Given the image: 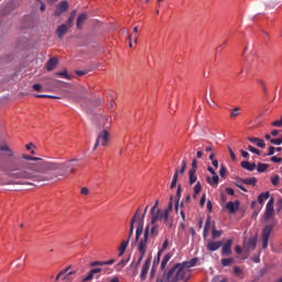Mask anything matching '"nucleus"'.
Wrapping results in <instances>:
<instances>
[{"instance_id":"1","label":"nucleus","mask_w":282,"mask_h":282,"mask_svg":"<svg viewBox=\"0 0 282 282\" xmlns=\"http://www.w3.org/2000/svg\"><path fill=\"white\" fill-rule=\"evenodd\" d=\"M80 163L78 159H72L66 162H48V161H40V163H33L29 165L28 171H20L17 174H13V176L19 178H26L32 180L34 182H45V176H42L41 174H45L47 172H54V171H62L65 174H75L76 167H79Z\"/></svg>"},{"instance_id":"2","label":"nucleus","mask_w":282,"mask_h":282,"mask_svg":"<svg viewBox=\"0 0 282 282\" xmlns=\"http://www.w3.org/2000/svg\"><path fill=\"white\" fill-rule=\"evenodd\" d=\"M22 159L26 160V161H37V162H28V163H25L24 161L19 160L18 161V165L20 167H15L13 165H4V164L0 163V171H2V172H10V177H13V178H17V180H28V178H19L18 176H13V175L17 174V173H20V172H24V171L29 172V173H32L33 170L29 169L30 165L39 164L40 161L45 162V160H43L41 158L31 156L29 154H23Z\"/></svg>"},{"instance_id":"3","label":"nucleus","mask_w":282,"mask_h":282,"mask_svg":"<svg viewBox=\"0 0 282 282\" xmlns=\"http://www.w3.org/2000/svg\"><path fill=\"white\" fill-rule=\"evenodd\" d=\"M160 235V225L159 223H150L149 225H147L145 229H144V235L143 238H141V240L139 241L138 245V250L139 252L147 253L148 250V243H149V238L151 239H156V237Z\"/></svg>"},{"instance_id":"4","label":"nucleus","mask_w":282,"mask_h":282,"mask_svg":"<svg viewBox=\"0 0 282 282\" xmlns=\"http://www.w3.org/2000/svg\"><path fill=\"white\" fill-rule=\"evenodd\" d=\"M188 280L183 269L178 264H175L170 271H165L162 278H158L156 282H180Z\"/></svg>"},{"instance_id":"5","label":"nucleus","mask_w":282,"mask_h":282,"mask_svg":"<svg viewBox=\"0 0 282 282\" xmlns=\"http://www.w3.org/2000/svg\"><path fill=\"white\" fill-rule=\"evenodd\" d=\"M150 214H151V221L153 224H159V221L163 220L165 225L172 228L173 220H171L169 216V209H156L155 212V207H152Z\"/></svg>"},{"instance_id":"6","label":"nucleus","mask_w":282,"mask_h":282,"mask_svg":"<svg viewBox=\"0 0 282 282\" xmlns=\"http://www.w3.org/2000/svg\"><path fill=\"white\" fill-rule=\"evenodd\" d=\"M110 142V133L109 130L104 129L97 137L96 144L94 145V151L99 147H108Z\"/></svg>"},{"instance_id":"7","label":"nucleus","mask_w":282,"mask_h":282,"mask_svg":"<svg viewBox=\"0 0 282 282\" xmlns=\"http://www.w3.org/2000/svg\"><path fill=\"white\" fill-rule=\"evenodd\" d=\"M273 227L272 225H265V227H263L262 232H261V248L263 250L268 249L269 246V239L270 236L272 234Z\"/></svg>"},{"instance_id":"8","label":"nucleus","mask_w":282,"mask_h":282,"mask_svg":"<svg viewBox=\"0 0 282 282\" xmlns=\"http://www.w3.org/2000/svg\"><path fill=\"white\" fill-rule=\"evenodd\" d=\"M257 183H258V178H256V176H251V178H238V183H236V186H238L240 191L247 193L248 189H246L242 184L249 185V186H256Z\"/></svg>"},{"instance_id":"9","label":"nucleus","mask_w":282,"mask_h":282,"mask_svg":"<svg viewBox=\"0 0 282 282\" xmlns=\"http://www.w3.org/2000/svg\"><path fill=\"white\" fill-rule=\"evenodd\" d=\"M197 262H198V259H197V258H194V259H192V260H189V261H185V262H183V263H177V264L180 265V268L182 269V271L185 272V274L187 275V279H189V278H191V271H189V269L193 268V267H195V265L197 264Z\"/></svg>"},{"instance_id":"10","label":"nucleus","mask_w":282,"mask_h":282,"mask_svg":"<svg viewBox=\"0 0 282 282\" xmlns=\"http://www.w3.org/2000/svg\"><path fill=\"white\" fill-rule=\"evenodd\" d=\"M148 208H149V205H147L143 214H142V217L139 221V226L137 227V231H135V242H139L140 241V237L141 235L143 234V227H144V218H145V215L148 213Z\"/></svg>"},{"instance_id":"11","label":"nucleus","mask_w":282,"mask_h":282,"mask_svg":"<svg viewBox=\"0 0 282 282\" xmlns=\"http://www.w3.org/2000/svg\"><path fill=\"white\" fill-rule=\"evenodd\" d=\"M139 253H140V257H139L138 261L137 262L133 261L131 263V265L129 267V269L133 271L132 272V278H135L139 274V265L141 264V262H142V260L145 256V253H143V254L141 252H139Z\"/></svg>"},{"instance_id":"12","label":"nucleus","mask_w":282,"mask_h":282,"mask_svg":"<svg viewBox=\"0 0 282 282\" xmlns=\"http://www.w3.org/2000/svg\"><path fill=\"white\" fill-rule=\"evenodd\" d=\"M111 126V117L101 115L99 117V128L102 130H109Z\"/></svg>"},{"instance_id":"13","label":"nucleus","mask_w":282,"mask_h":282,"mask_svg":"<svg viewBox=\"0 0 282 282\" xmlns=\"http://www.w3.org/2000/svg\"><path fill=\"white\" fill-rule=\"evenodd\" d=\"M68 10V2L62 1L57 4L56 10L54 12L55 17H61L64 12Z\"/></svg>"},{"instance_id":"14","label":"nucleus","mask_w":282,"mask_h":282,"mask_svg":"<svg viewBox=\"0 0 282 282\" xmlns=\"http://www.w3.org/2000/svg\"><path fill=\"white\" fill-rule=\"evenodd\" d=\"M225 208L229 210V214L231 215L236 214L239 210V200H236V203H234L232 200H229V203L225 205Z\"/></svg>"},{"instance_id":"15","label":"nucleus","mask_w":282,"mask_h":282,"mask_svg":"<svg viewBox=\"0 0 282 282\" xmlns=\"http://www.w3.org/2000/svg\"><path fill=\"white\" fill-rule=\"evenodd\" d=\"M221 246H223L221 240H217L216 242L212 240L207 242V251L209 252L217 251L221 248Z\"/></svg>"},{"instance_id":"16","label":"nucleus","mask_w":282,"mask_h":282,"mask_svg":"<svg viewBox=\"0 0 282 282\" xmlns=\"http://www.w3.org/2000/svg\"><path fill=\"white\" fill-rule=\"evenodd\" d=\"M150 265H151V259L149 258L145 261L144 265L142 267V271H141V274H140V279H141L142 282H144L145 279H147Z\"/></svg>"},{"instance_id":"17","label":"nucleus","mask_w":282,"mask_h":282,"mask_svg":"<svg viewBox=\"0 0 282 282\" xmlns=\"http://www.w3.org/2000/svg\"><path fill=\"white\" fill-rule=\"evenodd\" d=\"M232 239L227 240L225 245H223V256H230L232 253Z\"/></svg>"},{"instance_id":"18","label":"nucleus","mask_w":282,"mask_h":282,"mask_svg":"<svg viewBox=\"0 0 282 282\" xmlns=\"http://www.w3.org/2000/svg\"><path fill=\"white\" fill-rule=\"evenodd\" d=\"M69 29H72V26H69L68 24L59 25L56 31L58 39L62 40Z\"/></svg>"},{"instance_id":"19","label":"nucleus","mask_w":282,"mask_h":282,"mask_svg":"<svg viewBox=\"0 0 282 282\" xmlns=\"http://www.w3.org/2000/svg\"><path fill=\"white\" fill-rule=\"evenodd\" d=\"M240 166L249 172H253L257 169V164L251 163L250 161L240 162Z\"/></svg>"},{"instance_id":"20","label":"nucleus","mask_w":282,"mask_h":282,"mask_svg":"<svg viewBox=\"0 0 282 282\" xmlns=\"http://www.w3.org/2000/svg\"><path fill=\"white\" fill-rule=\"evenodd\" d=\"M248 140H249V142H251V143H256V145H257L258 148H261V149H264V148H265V142H264V140L261 139V138L249 137Z\"/></svg>"},{"instance_id":"21","label":"nucleus","mask_w":282,"mask_h":282,"mask_svg":"<svg viewBox=\"0 0 282 282\" xmlns=\"http://www.w3.org/2000/svg\"><path fill=\"white\" fill-rule=\"evenodd\" d=\"M207 184L212 187H217L219 184V176L217 174H214V176H207Z\"/></svg>"},{"instance_id":"22","label":"nucleus","mask_w":282,"mask_h":282,"mask_svg":"<svg viewBox=\"0 0 282 282\" xmlns=\"http://www.w3.org/2000/svg\"><path fill=\"white\" fill-rule=\"evenodd\" d=\"M58 64V59L56 57H51L46 63V68L48 72H52Z\"/></svg>"},{"instance_id":"23","label":"nucleus","mask_w":282,"mask_h":282,"mask_svg":"<svg viewBox=\"0 0 282 282\" xmlns=\"http://www.w3.org/2000/svg\"><path fill=\"white\" fill-rule=\"evenodd\" d=\"M101 271H102V269H100V268L93 269V270L88 273V275L83 279V282L91 281V280L94 279V275L100 273Z\"/></svg>"},{"instance_id":"24","label":"nucleus","mask_w":282,"mask_h":282,"mask_svg":"<svg viewBox=\"0 0 282 282\" xmlns=\"http://www.w3.org/2000/svg\"><path fill=\"white\" fill-rule=\"evenodd\" d=\"M86 20H87V14L86 13H80L78 15V19H77V22H76V26H77L78 30H82Z\"/></svg>"},{"instance_id":"25","label":"nucleus","mask_w":282,"mask_h":282,"mask_svg":"<svg viewBox=\"0 0 282 282\" xmlns=\"http://www.w3.org/2000/svg\"><path fill=\"white\" fill-rule=\"evenodd\" d=\"M257 248V238H249L247 242V251H253Z\"/></svg>"},{"instance_id":"26","label":"nucleus","mask_w":282,"mask_h":282,"mask_svg":"<svg viewBox=\"0 0 282 282\" xmlns=\"http://www.w3.org/2000/svg\"><path fill=\"white\" fill-rule=\"evenodd\" d=\"M269 198H270V192H262V194H259V196H258V203L260 205H263L264 200H267Z\"/></svg>"},{"instance_id":"27","label":"nucleus","mask_w":282,"mask_h":282,"mask_svg":"<svg viewBox=\"0 0 282 282\" xmlns=\"http://www.w3.org/2000/svg\"><path fill=\"white\" fill-rule=\"evenodd\" d=\"M172 257H173L172 253H167V254L164 257V259L162 260L161 270H162L163 272L166 271V270H165V269H166V265H167L169 261L172 259Z\"/></svg>"},{"instance_id":"28","label":"nucleus","mask_w":282,"mask_h":282,"mask_svg":"<svg viewBox=\"0 0 282 282\" xmlns=\"http://www.w3.org/2000/svg\"><path fill=\"white\" fill-rule=\"evenodd\" d=\"M172 257H173L172 253H167V254L164 257V259L162 260L161 270H162L163 272L166 271V270H165V269H166V265H167L169 261L172 259Z\"/></svg>"},{"instance_id":"29","label":"nucleus","mask_w":282,"mask_h":282,"mask_svg":"<svg viewBox=\"0 0 282 282\" xmlns=\"http://www.w3.org/2000/svg\"><path fill=\"white\" fill-rule=\"evenodd\" d=\"M130 240H122L120 248H119V257H122L123 253L126 252L128 246H129Z\"/></svg>"},{"instance_id":"30","label":"nucleus","mask_w":282,"mask_h":282,"mask_svg":"<svg viewBox=\"0 0 282 282\" xmlns=\"http://www.w3.org/2000/svg\"><path fill=\"white\" fill-rule=\"evenodd\" d=\"M197 182L196 170L189 169V185H194Z\"/></svg>"},{"instance_id":"31","label":"nucleus","mask_w":282,"mask_h":282,"mask_svg":"<svg viewBox=\"0 0 282 282\" xmlns=\"http://www.w3.org/2000/svg\"><path fill=\"white\" fill-rule=\"evenodd\" d=\"M274 207L265 205L264 218L270 219L273 216Z\"/></svg>"},{"instance_id":"32","label":"nucleus","mask_w":282,"mask_h":282,"mask_svg":"<svg viewBox=\"0 0 282 282\" xmlns=\"http://www.w3.org/2000/svg\"><path fill=\"white\" fill-rule=\"evenodd\" d=\"M223 231L216 229L215 225H212V239H217L221 237Z\"/></svg>"},{"instance_id":"33","label":"nucleus","mask_w":282,"mask_h":282,"mask_svg":"<svg viewBox=\"0 0 282 282\" xmlns=\"http://www.w3.org/2000/svg\"><path fill=\"white\" fill-rule=\"evenodd\" d=\"M269 169V164L267 163H258L257 164V172L264 173Z\"/></svg>"},{"instance_id":"34","label":"nucleus","mask_w":282,"mask_h":282,"mask_svg":"<svg viewBox=\"0 0 282 282\" xmlns=\"http://www.w3.org/2000/svg\"><path fill=\"white\" fill-rule=\"evenodd\" d=\"M178 175H180V172H178V169H176L174 177H173V181H172V184H171V188L172 189H174L176 187V185H177Z\"/></svg>"},{"instance_id":"35","label":"nucleus","mask_w":282,"mask_h":282,"mask_svg":"<svg viewBox=\"0 0 282 282\" xmlns=\"http://www.w3.org/2000/svg\"><path fill=\"white\" fill-rule=\"evenodd\" d=\"M75 18H76V10H73L70 12V15H69L68 20H67V25H69V28H73V23H74Z\"/></svg>"},{"instance_id":"36","label":"nucleus","mask_w":282,"mask_h":282,"mask_svg":"<svg viewBox=\"0 0 282 282\" xmlns=\"http://www.w3.org/2000/svg\"><path fill=\"white\" fill-rule=\"evenodd\" d=\"M163 253V250H160L158 252V256H156V259L154 260V263H153V270H152V275L154 274V268L155 265H159L160 261H161V256Z\"/></svg>"},{"instance_id":"37","label":"nucleus","mask_w":282,"mask_h":282,"mask_svg":"<svg viewBox=\"0 0 282 282\" xmlns=\"http://www.w3.org/2000/svg\"><path fill=\"white\" fill-rule=\"evenodd\" d=\"M138 32H139V29L138 26H134L133 28V33L129 35V41H131V39L133 37L134 39V43L137 44L138 43Z\"/></svg>"},{"instance_id":"38","label":"nucleus","mask_w":282,"mask_h":282,"mask_svg":"<svg viewBox=\"0 0 282 282\" xmlns=\"http://www.w3.org/2000/svg\"><path fill=\"white\" fill-rule=\"evenodd\" d=\"M76 273V271H67V273H65V276L63 278L65 282H72V275H74Z\"/></svg>"},{"instance_id":"39","label":"nucleus","mask_w":282,"mask_h":282,"mask_svg":"<svg viewBox=\"0 0 282 282\" xmlns=\"http://www.w3.org/2000/svg\"><path fill=\"white\" fill-rule=\"evenodd\" d=\"M141 217L142 216H140V209H138L137 212H135V214H134V216H133V218L131 219V223L130 224H132V225H134L135 224V221H140V219H141ZM138 226H139V224H138Z\"/></svg>"},{"instance_id":"40","label":"nucleus","mask_w":282,"mask_h":282,"mask_svg":"<svg viewBox=\"0 0 282 282\" xmlns=\"http://www.w3.org/2000/svg\"><path fill=\"white\" fill-rule=\"evenodd\" d=\"M234 259L232 258H229V259H223L220 260V264H223V267H229L234 263Z\"/></svg>"},{"instance_id":"41","label":"nucleus","mask_w":282,"mask_h":282,"mask_svg":"<svg viewBox=\"0 0 282 282\" xmlns=\"http://www.w3.org/2000/svg\"><path fill=\"white\" fill-rule=\"evenodd\" d=\"M240 111H241L240 107H236V108L231 109V119L237 118L239 116Z\"/></svg>"},{"instance_id":"42","label":"nucleus","mask_w":282,"mask_h":282,"mask_svg":"<svg viewBox=\"0 0 282 282\" xmlns=\"http://www.w3.org/2000/svg\"><path fill=\"white\" fill-rule=\"evenodd\" d=\"M56 75L59 76V77H63L65 79H68V80L72 78V76L67 74L66 69L62 70V72H57Z\"/></svg>"},{"instance_id":"43","label":"nucleus","mask_w":282,"mask_h":282,"mask_svg":"<svg viewBox=\"0 0 282 282\" xmlns=\"http://www.w3.org/2000/svg\"><path fill=\"white\" fill-rule=\"evenodd\" d=\"M202 192V185L200 183H196V185H194V198H196V196Z\"/></svg>"},{"instance_id":"44","label":"nucleus","mask_w":282,"mask_h":282,"mask_svg":"<svg viewBox=\"0 0 282 282\" xmlns=\"http://www.w3.org/2000/svg\"><path fill=\"white\" fill-rule=\"evenodd\" d=\"M70 269V267L66 268L65 270L61 271L58 275L56 276V281H58L61 278L64 280L66 276L67 271Z\"/></svg>"},{"instance_id":"45","label":"nucleus","mask_w":282,"mask_h":282,"mask_svg":"<svg viewBox=\"0 0 282 282\" xmlns=\"http://www.w3.org/2000/svg\"><path fill=\"white\" fill-rule=\"evenodd\" d=\"M271 126L275 127V128H281L282 127V116L280 119L272 121Z\"/></svg>"},{"instance_id":"46","label":"nucleus","mask_w":282,"mask_h":282,"mask_svg":"<svg viewBox=\"0 0 282 282\" xmlns=\"http://www.w3.org/2000/svg\"><path fill=\"white\" fill-rule=\"evenodd\" d=\"M186 165H187V161H186V159H183L182 169H181V171L178 170V175H180V174L183 175V174L185 173V171H186Z\"/></svg>"},{"instance_id":"47","label":"nucleus","mask_w":282,"mask_h":282,"mask_svg":"<svg viewBox=\"0 0 282 282\" xmlns=\"http://www.w3.org/2000/svg\"><path fill=\"white\" fill-rule=\"evenodd\" d=\"M129 262V259L128 260H121L118 265H117V270L120 271L122 268H124L127 265V263Z\"/></svg>"},{"instance_id":"48","label":"nucleus","mask_w":282,"mask_h":282,"mask_svg":"<svg viewBox=\"0 0 282 282\" xmlns=\"http://www.w3.org/2000/svg\"><path fill=\"white\" fill-rule=\"evenodd\" d=\"M270 143L274 145H281L282 144V137L276 139H270Z\"/></svg>"},{"instance_id":"49","label":"nucleus","mask_w":282,"mask_h":282,"mask_svg":"<svg viewBox=\"0 0 282 282\" xmlns=\"http://www.w3.org/2000/svg\"><path fill=\"white\" fill-rule=\"evenodd\" d=\"M279 182H280V176L278 174H275V176H272L271 184L273 186H278Z\"/></svg>"},{"instance_id":"50","label":"nucleus","mask_w":282,"mask_h":282,"mask_svg":"<svg viewBox=\"0 0 282 282\" xmlns=\"http://www.w3.org/2000/svg\"><path fill=\"white\" fill-rule=\"evenodd\" d=\"M249 152L256 154V155H260V150L254 148L253 145L249 144Z\"/></svg>"},{"instance_id":"51","label":"nucleus","mask_w":282,"mask_h":282,"mask_svg":"<svg viewBox=\"0 0 282 282\" xmlns=\"http://www.w3.org/2000/svg\"><path fill=\"white\" fill-rule=\"evenodd\" d=\"M270 161L273 162V163H281L282 162V158L273 155V156L270 158Z\"/></svg>"},{"instance_id":"52","label":"nucleus","mask_w":282,"mask_h":282,"mask_svg":"<svg viewBox=\"0 0 282 282\" xmlns=\"http://www.w3.org/2000/svg\"><path fill=\"white\" fill-rule=\"evenodd\" d=\"M105 265V263H104V261H95V262H91L90 263V267H104Z\"/></svg>"},{"instance_id":"53","label":"nucleus","mask_w":282,"mask_h":282,"mask_svg":"<svg viewBox=\"0 0 282 282\" xmlns=\"http://www.w3.org/2000/svg\"><path fill=\"white\" fill-rule=\"evenodd\" d=\"M209 228H210V216H207V220L205 223V229L204 230H207V232H209Z\"/></svg>"},{"instance_id":"54","label":"nucleus","mask_w":282,"mask_h":282,"mask_svg":"<svg viewBox=\"0 0 282 282\" xmlns=\"http://www.w3.org/2000/svg\"><path fill=\"white\" fill-rule=\"evenodd\" d=\"M274 152H275V147L274 145H270L268 148V155L272 156L274 154Z\"/></svg>"},{"instance_id":"55","label":"nucleus","mask_w":282,"mask_h":282,"mask_svg":"<svg viewBox=\"0 0 282 282\" xmlns=\"http://www.w3.org/2000/svg\"><path fill=\"white\" fill-rule=\"evenodd\" d=\"M133 231H134V225H132V223H130V230H129V238H128L129 241H130L131 237L133 236Z\"/></svg>"},{"instance_id":"56","label":"nucleus","mask_w":282,"mask_h":282,"mask_svg":"<svg viewBox=\"0 0 282 282\" xmlns=\"http://www.w3.org/2000/svg\"><path fill=\"white\" fill-rule=\"evenodd\" d=\"M229 155L231 156V161H234V162L237 161V156L230 147H229Z\"/></svg>"},{"instance_id":"57","label":"nucleus","mask_w":282,"mask_h":282,"mask_svg":"<svg viewBox=\"0 0 282 282\" xmlns=\"http://www.w3.org/2000/svg\"><path fill=\"white\" fill-rule=\"evenodd\" d=\"M176 196H177V198H178V200H180L181 197H182V185H177Z\"/></svg>"},{"instance_id":"58","label":"nucleus","mask_w":282,"mask_h":282,"mask_svg":"<svg viewBox=\"0 0 282 282\" xmlns=\"http://www.w3.org/2000/svg\"><path fill=\"white\" fill-rule=\"evenodd\" d=\"M240 154H242V158L245 159H249L250 158V153L246 150H240Z\"/></svg>"},{"instance_id":"59","label":"nucleus","mask_w":282,"mask_h":282,"mask_svg":"<svg viewBox=\"0 0 282 282\" xmlns=\"http://www.w3.org/2000/svg\"><path fill=\"white\" fill-rule=\"evenodd\" d=\"M234 273H236V275H241L242 274V270L238 267L234 268Z\"/></svg>"},{"instance_id":"60","label":"nucleus","mask_w":282,"mask_h":282,"mask_svg":"<svg viewBox=\"0 0 282 282\" xmlns=\"http://www.w3.org/2000/svg\"><path fill=\"white\" fill-rule=\"evenodd\" d=\"M226 172H227V170H226V167L223 165V167H220V172H219L220 177H225Z\"/></svg>"},{"instance_id":"61","label":"nucleus","mask_w":282,"mask_h":282,"mask_svg":"<svg viewBox=\"0 0 282 282\" xmlns=\"http://www.w3.org/2000/svg\"><path fill=\"white\" fill-rule=\"evenodd\" d=\"M206 204V194H203V196H200V206H204Z\"/></svg>"},{"instance_id":"62","label":"nucleus","mask_w":282,"mask_h":282,"mask_svg":"<svg viewBox=\"0 0 282 282\" xmlns=\"http://www.w3.org/2000/svg\"><path fill=\"white\" fill-rule=\"evenodd\" d=\"M227 192V194L234 196L235 195V189H232V187H227V189H225Z\"/></svg>"},{"instance_id":"63","label":"nucleus","mask_w":282,"mask_h":282,"mask_svg":"<svg viewBox=\"0 0 282 282\" xmlns=\"http://www.w3.org/2000/svg\"><path fill=\"white\" fill-rule=\"evenodd\" d=\"M167 247H169V240L166 238V240H164V242H163V246H162L161 250H163V252H164V250L167 249Z\"/></svg>"},{"instance_id":"64","label":"nucleus","mask_w":282,"mask_h":282,"mask_svg":"<svg viewBox=\"0 0 282 282\" xmlns=\"http://www.w3.org/2000/svg\"><path fill=\"white\" fill-rule=\"evenodd\" d=\"M83 195H88L89 194V189L88 187H82V192Z\"/></svg>"}]
</instances>
